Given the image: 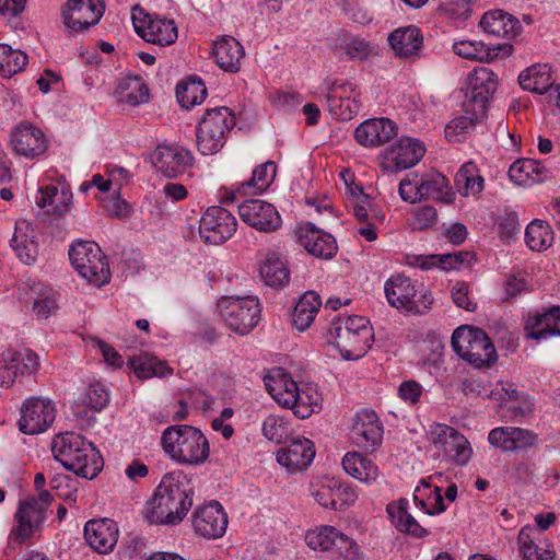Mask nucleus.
Instances as JSON below:
<instances>
[{"mask_svg":"<svg viewBox=\"0 0 560 560\" xmlns=\"http://www.w3.org/2000/svg\"><path fill=\"white\" fill-rule=\"evenodd\" d=\"M194 489L180 471L166 474L145 508V517L153 524L175 525L192 505Z\"/></svg>","mask_w":560,"mask_h":560,"instance_id":"nucleus-1","label":"nucleus"},{"mask_svg":"<svg viewBox=\"0 0 560 560\" xmlns=\"http://www.w3.org/2000/svg\"><path fill=\"white\" fill-rule=\"evenodd\" d=\"M51 452L67 470L77 477L92 480L102 470L101 455L82 435L74 432H63L55 436Z\"/></svg>","mask_w":560,"mask_h":560,"instance_id":"nucleus-2","label":"nucleus"},{"mask_svg":"<svg viewBox=\"0 0 560 560\" xmlns=\"http://www.w3.org/2000/svg\"><path fill=\"white\" fill-rule=\"evenodd\" d=\"M327 340L346 360L362 358L372 347L373 328L364 316H337L327 329Z\"/></svg>","mask_w":560,"mask_h":560,"instance_id":"nucleus-3","label":"nucleus"},{"mask_svg":"<svg viewBox=\"0 0 560 560\" xmlns=\"http://www.w3.org/2000/svg\"><path fill=\"white\" fill-rule=\"evenodd\" d=\"M161 442L164 452L178 464L201 465L210 454L207 438L191 425L177 424L166 428Z\"/></svg>","mask_w":560,"mask_h":560,"instance_id":"nucleus-4","label":"nucleus"},{"mask_svg":"<svg viewBox=\"0 0 560 560\" xmlns=\"http://www.w3.org/2000/svg\"><path fill=\"white\" fill-rule=\"evenodd\" d=\"M234 126L235 115L230 108L221 106L207 109L196 129L199 152L203 155L219 152Z\"/></svg>","mask_w":560,"mask_h":560,"instance_id":"nucleus-5","label":"nucleus"},{"mask_svg":"<svg viewBox=\"0 0 560 560\" xmlns=\"http://www.w3.org/2000/svg\"><path fill=\"white\" fill-rule=\"evenodd\" d=\"M454 351L475 368L490 366L497 360V351L486 332L479 328L460 326L451 340Z\"/></svg>","mask_w":560,"mask_h":560,"instance_id":"nucleus-6","label":"nucleus"},{"mask_svg":"<svg viewBox=\"0 0 560 560\" xmlns=\"http://www.w3.org/2000/svg\"><path fill=\"white\" fill-rule=\"evenodd\" d=\"M73 268L89 283L101 287L110 279L107 257L101 247L91 241H77L69 249Z\"/></svg>","mask_w":560,"mask_h":560,"instance_id":"nucleus-7","label":"nucleus"},{"mask_svg":"<svg viewBox=\"0 0 560 560\" xmlns=\"http://www.w3.org/2000/svg\"><path fill=\"white\" fill-rule=\"evenodd\" d=\"M462 390L466 396H479L486 393L490 398L500 401V407L511 411L513 417H524L533 411L534 405L528 395L518 392L512 383L500 382L488 393L485 383L475 377L462 382Z\"/></svg>","mask_w":560,"mask_h":560,"instance_id":"nucleus-8","label":"nucleus"},{"mask_svg":"<svg viewBox=\"0 0 560 560\" xmlns=\"http://www.w3.org/2000/svg\"><path fill=\"white\" fill-rule=\"evenodd\" d=\"M224 323L236 334H248L260 320V304L253 296H224L218 303Z\"/></svg>","mask_w":560,"mask_h":560,"instance_id":"nucleus-9","label":"nucleus"},{"mask_svg":"<svg viewBox=\"0 0 560 560\" xmlns=\"http://www.w3.org/2000/svg\"><path fill=\"white\" fill-rule=\"evenodd\" d=\"M384 291L390 306L408 314H422L433 302L431 294L427 292L417 299L416 285L410 278L401 275L390 277L385 282Z\"/></svg>","mask_w":560,"mask_h":560,"instance_id":"nucleus-10","label":"nucleus"},{"mask_svg":"<svg viewBox=\"0 0 560 560\" xmlns=\"http://www.w3.org/2000/svg\"><path fill=\"white\" fill-rule=\"evenodd\" d=\"M322 91L328 112L334 118L347 121L360 112V94L351 83L327 78L323 83Z\"/></svg>","mask_w":560,"mask_h":560,"instance_id":"nucleus-11","label":"nucleus"},{"mask_svg":"<svg viewBox=\"0 0 560 560\" xmlns=\"http://www.w3.org/2000/svg\"><path fill=\"white\" fill-rule=\"evenodd\" d=\"M429 440L436 450L443 452L445 459L452 464L464 466L472 456L469 441L450 425L442 423L430 425Z\"/></svg>","mask_w":560,"mask_h":560,"instance_id":"nucleus-12","label":"nucleus"},{"mask_svg":"<svg viewBox=\"0 0 560 560\" xmlns=\"http://www.w3.org/2000/svg\"><path fill=\"white\" fill-rule=\"evenodd\" d=\"M424 152V147L417 139L402 137L381 152L380 166L385 173L401 172L415 166L423 158Z\"/></svg>","mask_w":560,"mask_h":560,"instance_id":"nucleus-13","label":"nucleus"},{"mask_svg":"<svg viewBox=\"0 0 560 560\" xmlns=\"http://www.w3.org/2000/svg\"><path fill=\"white\" fill-rule=\"evenodd\" d=\"M235 217L222 207H210L199 221L200 237L207 244L219 245L226 242L235 233Z\"/></svg>","mask_w":560,"mask_h":560,"instance_id":"nucleus-14","label":"nucleus"},{"mask_svg":"<svg viewBox=\"0 0 560 560\" xmlns=\"http://www.w3.org/2000/svg\"><path fill=\"white\" fill-rule=\"evenodd\" d=\"M228 523V514L218 501L197 506L191 516L194 532L206 539L222 537Z\"/></svg>","mask_w":560,"mask_h":560,"instance_id":"nucleus-15","label":"nucleus"},{"mask_svg":"<svg viewBox=\"0 0 560 560\" xmlns=\"http://www.w3.org/2000/svg\"><path fill=\"white\" fill-rule=\"evenodd\" d=\"M497 88V74L487 67H476L469 74L468 101L465 104L466 113L475 112L476 115H485L487 103Z\"/></svg>","mask_w":560,"mask_h":560,"instance_id":"nucleus-16","label":"nucleus"},{"mask_svg":"<svg viewBox=\"0 0 560 560\" xmlns=\"http://www.w3.org/2000/svg\"><path fill=\"white\" fill-rule=\"evenodd\" d=\"M105 10L103 0H68L62 9L63 24L78 33L98 23Z\"/></svg>","mask_w":560,"mask_h":560,"instance_id":"nucleus-17","label":"nucleus"},{"mask_svg":"<svg viewBox=\"0 0 560 560\" xmlns=\"http://www.w3.org/2000/svg\"><path fill=\"white\" fill-rule=\"evenodd\" d=\"M241 219L249 226L266 233L281 226V217L276 207L265 200L248 199L238 206Z\"/></svg>","mask_w":560,"mask_h":560,"instance_id":"nucleus-18","label":"nucleus"},{"mask_svg":"<svg viewBox=\"0 0 560 560\" xmlns=\"http://www.w3.org/2000/svg\"><path fill=\"white\" fill-rule=\"evenodd\" d=\"M36 504L34 500L20 501L14 514L15 525L10 533V538L14 542L23 544L42 530L47 515Z\"/></svg>","mask_w":560,"mask_h":560,"instance_id":"nucleus-19","label":"nucleus"},{"mask_svg":"<svg viewBox=\"0 0 560 560\" xmlns=\"http://www.w3.org/2000/svg\"><path fill=\"white\" fill-rule=\"evenodd\" d=\"M56 410L49 399H27L21 410L20 430L25 434L45 431L55 420Z\"/></svg>","mask_w":560,"mask_h":560,"instance_id":"nucleus-20","label":"nucleus"},{"mask_svg":"<svg viewBox=\"0 0 560 560\" xmlns=\"http://www.w3.org/2000/svg\"><path fill=\"white\" fill-rule=\"evenodd\" d=\"M132 22L136 33L148 43L168 46L178 37L177 26L173 20L151 15L138 19L132 14Z\"/></svg>","mask_w":560,"mask_h":560,"instance_id":"nucleus-21","label":"nucleus"},{"mask_svg":"<svg viewBox=\"0 0 560 560\" xmlns=\"http://www.w3.org/2000/svg\"><path fill=\"white\" fill-rule=\"evenodd\" d=\"M153 164L166 177H177L194 164L191 152L179 145H159L153 153Z\"/></svg>","mask_w":560,"mask_h":560,"instance_id":"nucleus-22","label":"nucleus"},{"mask_svg":"<svg viewBox=\"0 0 560 560\" xmlns=\"http://www.w3.org/2000/svg\"><path fill=\"white\" fill-rule=\"evenodd\" d=\"M38 365L37 354L28 349L9 351L3 355L0 366V386L10 387L19 376L35 373Z\"/></svg>","mask_w":560,"mask_h":560,"instance_id":"nucleus-23","label":"nucleus"},{"mask_svg":"<svg viewBox=\"0 0 560 560\" xmlns=\"http://www.w3.org/2000/svg\"><path fill=\"white\" fill-rule=\"evenodd\" d=\"M296 237L300 245L311 255L322 259L332 258L338 250L335 237L312 223L301 225L296 231Z\"/></svg>","mask_w":560,"mask_h":560,"instance_id":"nucleus-24","label":"nucleus"},{"mask_svg":"<svg viewBox=\"0 0 560 560\" xmlns=\"http://www.w3.org/2000/svg\"><path fill=\"white\" fill-rule=\"evenodd\" d=\"M118 535V526L110 518L90 520L84 526L85 541L93 550L102 555L114 550Z\"/></svg>","mask_w":560,"mask_h":560,"instance_id":"nucleus-25","label":"nucleus"},{"mask_svg":"<svg viewBox=\"0 0 560 560\" xmlns=\"http://www.w3.org/2000/svg\"><path fill=\"white\" fill-rule=\"evenodd\" d=\"M351 439L355 445L366 451L374 450L383 440V425L373 410L360 411L354 420Z\"/></svg>","mask_w":560,"mask_h":560,"instance_id":"nucleus-26","label":"nucleus"},{"mask_svg":"<svg viewBox=\"0 0 560 560\" xmlns=\"http://www.w3.org/2000/svg\"><path fill=\"white\" fill-rule=\"evenodd\" d=\"M396 124L388 118H373L361 122L354 131L358 143L366 148L381 147L397 136Z\"/></svg>","mask_w":560,"mask_h":560,"instance_id":"nucleus-27","label":"nucleus"},{"mask_svg":"<svg viewBox=\"0 0 560 560\" xmlns=\"http://www.w3.org/2000/svg\"><path fill=\"white\" fill-rule=\"evenodd\" d=\"M315 457L314 443L306 438L294 439L277 452V462L290 474L306 469Z\"/></svg>","mask_w":560,"mask_h":560,"instance_id":"nucleus-28","label":"nucleus"},{"mask_svg":"<svg viewBox=\"0 0 560 560\" xmlns=\"http://www.w3.org/2000/svg\"><path fill=\"white\" fill-rule=\"evenodd\" d=\"M536 434L529 430L515 427H499L489 432V443L503 452L524 451L536 442Z\"/></svg>","mask_w":560,"mask_h":560,"instance_id":"nucleus-29","label":"nucleus"},{"mask_svg":"<svg viewBox=\"0 0 560 560\" xmlns=\"http://www.w3.org/2000/svg\"><path fill=\"white\" fill-rule=\"evenodd\" d=\"M11 144L18 154L35 158L46 151V140L40 129L32 124H21L11 131Z\"/></svg>","mask_w":560,"mask_h":560,"instance_id":"nucleus-30","label":"nucleus"},{"mask_svg":"<svg viewBox=\"0 0 560 560\" xmlns=\"http://www.w3.org/2000/svg\"><path fill=\"white\" fill-rule=\"evenodd\" d=\"M475 260L474 254L470 252H454L448 254L413 256L409 260V265L417 266L422 270H429L436 267L441 270L450 271L460 269L464 266H470Z\"/></svg>","mask_w":560,"mask_h":560,"instance_id":"nucleus-31","label":"nucleus"},{"mask_svg":"<svg viewBox=\"0 0 560 560\" xmlns=\"http://www.w3.org/2000/svg\"><path fill=\"white\" fill-rule=\"evenodd\" d=\"M32 224L26 220L15 222L11 247L21 261L32 264L38 255V242Z\"/></svg>","mask_w":560,"mask_h":560,"instance_id":"nucleus-32","label":"nucleus"},{"mask_svg":"<svg viewBox=\"0 0 560 560\" xmlns=\"http://www.w3.org/2000/svg\"><path fill=\"white\" fill-rule=\"evenodd\" d=\"M212 55L222 70L236 73L241 69V61L245 51L241 43L234 37L224 36L214 43Z\"/></svg>","mask_w":560,"mask_h":560,"instance_id":"nucleus-33","label":"nucleus"},{"mask_svg":"<svg viewBox=\"0 0 560 560\" xmlns=\"http://www.w3.org/2000/svg\"><path fill=\"white\" fill-rule=\"evenodd\" d=\"M388 43L397 56L410 58L419 55L423 37L417 26L408 25L393 31L388 36Z\"/></svg>","mask_w":560,"mask_h":560,"instance_id":"nucleus-34","label":"nucleus"},{"mask_svg":"<svg viewBox=\"0 0 560 560\" xmlns=\"http://www.w3.org/2000/svg\"><path fill=\"white\" fill-rule=\"evenodd\" d=\"M509 176L520 186H532L549 178L550 172L539 161L520 159L510 166Z\"/></svg>","mask_w":560,"mask_h":560,"instance_id":"nucleus-35","label":"nucleus"},{"mask_svg":"<svg viewBox=\"0 0 560 560\" xmlns=\"http://www.w3.org/2000/svg\"><path fill=\"white\" fill-rule=\"evenodd\" d=\"M479 25L488 34L508 39L516 37L521 31L517 19L499 10L485 13Z\"/></svg>","mask_w":560,"mask_h":560,"instance_id":"nucleus-36","label":"nucleus"},{"mask_svg":"<svg viewBox=\"0 0 560 560\" xmlns=\"http://www.w3.org/2000/svg\"><path fill=\"white\" fill-rule=\"evenodd\" d=\"M526 330L536 340L560 336V306H553L548 312L529 318Z\"/></svg>","mask_w":560,"mask_h":560,"instance_id":"nucleus-37","label":"nucleus"},{"mask_svg":"<svg viewBox=\"0 0 560 560\" xmlns=\"http://www.w3.org/2000/svg\"><path fill=\"white\" fill-rule=\"evenodd\" d=\"M387 513L396 528L417 538H423L428 530L408 512V501L399 500L387 505Z\"/></svg>","mask_w":560,"mask_h":560,"instance_id":"nucleus-38","label":"nucleus"},{"mask_svg":"<svg viewBox=\"0 0 560 560\" xmlns=\"http://www.w3.org/2000/svg\"><path fill=\"white\" fill-rule=\"evenodd\" d=\"M342 467L348 475L362 482L375 481L380 476L376 464L357 452H349L343 456Z\"/></svg>","mask_w":560,"mask_h":560,"instance_id":"nucleus-39","label":"nucleus"},{"mask_svg":"<svg viewBox=\"0 0 560 560\" xmlns=\"http://www.w3.org/2000/svg\"><path fill=\"white\" fill-rule=\"evenodd\" d=\"M28 288V299L33 301V312L37 318L46 319L56 313L58 303L52 288L40 282H33Z\"/></svg>","mask_w":560,"mask_h":560,"instance_id":"nucleus-40","label":"nucleus"},{"mask_svg":"<svg viewBox=\"0 0 560 560\" xmlns=\"http://www.w3.org/2000/svg\"><path fill=\"white\" fill-rule=\"evenodd\" d=\"M259 273L262 281L269 287H283L290 280L289 268L278 253H268L262 260Z\"/></svg>","mask_w":560,"mask_h":560,"instance_id":"nucleus-41","label":"nucleus"},{"mask_svg":"<svg viewBox=\"0 0 560 560\" xmlns=\"http://www.w3.org/2000/svg\"><path fill=\"white\" fill-rule=\"evenodd\" d=\"M116 95L119 102L136 106L149 100V89L139 75H127L120 79Z\"/></svg>","mask_w":560,"mask_h":560,"instance_id":"nucleus-42","label":"nucleus"},{"mask_svg":"<svg viewBox=\"0 0 560 560\" xmlns=\"http://www.w3.org/2000/svg\"><path fill=\"white\" fill-rule=\"evenodd\" d=\"M322 305L320 296L314 292H306L296 303L292 320L293 325L300 331L306 330L313 320Z\"/></svg>","mask_w":560,"mask_h":560,"instance_id":"nucleus-43","label":"nucleus"},{"mask_svg":"<svg viewBox=\"0 0 560 560\" xmlns=\"http://www.w3.org/2000/svg\"><path fill=\"white\" fill-rule=\"evenodd\" d=\"M522 89L538 94L546 93L553 84L550 68L547 65H535L523 71L518 77Z\"/></svg>","mask_w":560,"mask_h":560,"instance_id":"nucleus-44","label":"nucleus"},{"mask_svg":"<svg viewBox=\"0 0 560 560\" xmlns=\"http://www.w3.org/2000/svg\"><path fill=\"white\" fill-rule=\"evenodd\" d=\"M129 364L139 378L164 377L171 375L173 370L166 362L149 353H141L129 359Z\"/></svg>","mask_w":560,"mask_h":560,"instance_id":"nucleus-45","label":"nucleus"},{"mask_svg":"<svg viewBox=\"0 0 560 560\" xmlns=\"http://www.w3.org/2000/svg\"><path fill=\"white\" fill-rule=\"evenodd\" d=\"M413 500L427 514L433 515L445 511L444 499L439 487H431L425 480L416 488Z\"/></svg>","mask_w":560,"mask_h":560,"instance_id":"nucleus-46","label":"nucleus"},{"mask_svg":"<svg viewBox=\"0 0 560 560\" xmlns=\"http://www.w3.org/2000/svg\"><path fill=\"white\" fill-rule=\"evenodd\" d=\"M422 198H432L444 203L453 201L447 178L441 173H428L421 176Z\"/></svg>","mask_w":560,"mask_h":560,"instance_id":"nucleus-47","label":"nucleus"},{"mask_svg":"<svg viewBox=\"0 0 560 560\" xmlns=\"http://www.w3.org/2000/svg\"><path fill=\"white\" fill-rule=\"evenodd\" d=\"M538 530L534 527H524L517 536L520 553L524 560H555V551L540 548L535 544Z\"/></svg>","mask_w":560,"mask_h":560,"instance_id":"nucleus-48","label":"nucleus"},{"mask_svg":"<svg viewBox=\"0 0 560 560\" xmlns=\"http://www.w3.org/2000/svg\"><path fill=\"white\" fill-rule=\"evenodd\" d=\"M455 186L463 196L477 195L483 189V178L474 163H465L459 168L455 175Z\"/></svg>","mask_w":560,"mask_h":560,"instance_id":"nucleus-49","label":"nucleus"},{"mask_svg":"<svg viewBox=\"0 0 560 560\" xmlns=\"http://www.w3.org/2000/svg\"><path fill=\"white\" fill-rule=\"evenodd\" d=\"M276 176V164L266 162L253 171L250 179L241 184L238 190L244 194H260L273 182Z\"/></svg>","mask_w":560,"mask_h":560,"instance_id":"nucleus-50","label":"nucleus"},{"mask_svg":"<svg viewBox=\"0 0 560 560\" xmlns=\"http://www.w3.org/2000/svg\"><path fill=\"white\" fill-rule=\"evenodd\" d=\"M525 241L532 250H546L553 243V232L546 222L534 220L526 228Z\"/></svg>","mask_w":560,"mask_h":560,"instance_id":"nucleus-51","label":"nucleus"},{"mask_svg":"<svg viewBox=\"0 0 560 560\" xmlns=\"http://www.w3.org/2000/svg\"><path fill=\"white\" fill-rule=\"evenodd\" d=\"M28 62L25 52L13 49L7 44H0V75L10 78L21 72Z\"/></svg>","mask_w":560,"mask_h":560,"instance_id":"nucleus-52","label":"nucleus"},{"mask_svg":"<svg viewBox=\"0 0 560 560\" xmlns=\"http://www.w3.org/2000/svg\"><path fill=\"white\" fill-rule=\"evenodd\" d=\"M207 95V89L201 80L180 82L176 86V98L186 109L200 104Z\"/></svg>","mask_w":560,"mask_h":560,"instance_id":"nucleus-53","label":"nucleus"},{"mask_svg":"<svg viewBox=\"0 0 560 560\" xmlns=\"http://www.w3.org/2000/svg\"><path fill=\"white\" fill-rule=\"evenodd\" d=\"M340 48L352 60L364 61L376 54L374 45L362 37L352 35H346L340 39Z\"/></svg>","mask_w":560,"mask_h":560,"instance_id":"nucleus-54","label":"nucleus"},{"mask_svg":"<svg viewBox=\"0 0 560 560\" xmlns=\"http://www.w3.org/2000/svg\"><path fill=\"white\" fill-rule=\"evenodd\" d=\"M51 488L57 495L68 504H75L81 482L70 475L56 474L50 480Z\"/></svg>","mask_w":560,"mask_h":560,"instance_id":"nucleus-55","label":"nucleus"},{"mask_svg":"<svg viewBox=\"0 0 560 560\" xmlns=\"http://www.w3.org/2000/svg\"><path fill=\"white\" fill-rule=\"evenodd\" d=\"M338 537V529L323 525L308 530L305 536L307 546L313 550L328 551L334 549L335 539Z\"/></svg>","mask_w":560,"mask_h":560,"instance_id":"nucleus-56","label":"nucleus"},{"mask_svg":"<svg viewBox=\"0 0 560 560\" xmlns=\"http://www.w3.org/2000/svg\"><path fill=\"white\" fill-rule=\"evenodd\" d=\"M350 205L353 209V214L359 221L383 222L385 219V214L373 205L371 197L364 194L363 190H358L357 198Z\"/></svg>","mask_w":560,"mask_h":560,"instance_id":"nucleus-57","label":"nucleus"},{"mask_svg":"<svg viewBox=\"0 0 560 560\" xmlns=\"http://www.w3.org/2000/svg\"><path fill=\"white\" fill-rule=\"evenodd\" d=\"M453 50L462 58L479 62H489L495 56L481 42L460 40L453 45Z\"/></svg>","mask_w":560,"mask_h":560,"instance_id":"nucleus-58","label":"nucleus"},{"mask_svg":"<svg viewBox=\"0 0 560 560\" xmlns=\"http://www.w3.org/2000/svg\"><path fill=\"white\" fill-rule=\"evenodd\" d=\"M470 116H459L451 120L445 127V137L451 141H460L475 127L476 121L485 115L470 112Z\"/></svg>","mask_w":560,"mask_h":560,"instance_id":"nucleus-59","label":"nucleus"},{"mask_svg":"<svg viewBox=\"0 0 560 560\" xmlns=\"http://www.w3.org/2000/svg\"><path fill=\"white\" fill-rule=\"evenodd\" d=\"M319 395L315 389L311 387H306L304 389L299 388L294 408V415L298 418L306 419L313 412L319 410Z\"/></svg>","mask_w":560,"mask_h":560,"instance_id":"nucleus-60","label":"nucleus"},{"mask_svg":"<svg viewBox=\"0 0 560 560\" xmlns=\"http://www.w3.org/2000/svg\"><path fill=\"white\" fill-rule=\"evenodd\" d=\"M265 385L272 398L282 407L294 411L299 387L295 382H289V389L282 392L281 384H272L270 380H265Z\"/></svg>","mask_w":560,"mask_h":560,"instance_id":"nucleus-61","label":"nucleus"},{"mask_svg":"<svg viewBox=\"0 0 560 560\" xmlns=\"http://www.w3.org/2000/svg\"><path fill=\"white\" fill-rule=\"evenodd\" d=\"M262 434L271 442L281 443L289 435L288 422L278 416H268L261 427Z\"/></svg>","mask_w":560,"mask_h":560,"instance_id":"nucleus-62","label":"nucleus"},{"mask_svg":"<svg viewBox=\"0 0 560 560\" xmlns=\"http://www.w3.org/2000/svg\"><path fill=\"white\" fill-rule=\"evenodd\" d=\"M336 488V479L334 478H323L319 480L312 494L314 499L326 509H332L336 506L337 499L334 498V489Z\"/></svg>","mask_w":560,"mask_h":560,"instance_id":"nucleus-63","label":"nucleus"},{"mask_svg":"<svg viewBox=\"0 0 560 560\" xmlns=\"http://www.w3.org/2000/svg\"><path fill=\"white\" fill-rule=\"evenodd\" d=\"M398 192L404 201L416 202L422 199L421 177L418 174L408 175L401 179Z\"/></svg>","mask_w":560,"mask_h":560,"instance_id":"nucleus-64","label":"nucleus"}]
</instances>
